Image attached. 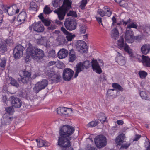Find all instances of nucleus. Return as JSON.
Here are the masks:
<instances>
[{"mask_svg":"<svg viewBox=\"0 0 150 150\" xmlns=\"http://www.w3.org/2000/svg\"><path fill=\"white\" fill-rule=\"evenodd\" d=\"M3 10L4 13H7L10 16L18 13L19 12V9L16 4H13L11 6L4 8H3Z\"/></svg>","mask_w":150,"mask_h":150,"instance_id":"obj_9","label":"nucleus"},{"mask_svg":"<svg viewBox=\"0 0 150 150\" xmlns=\"http://www.w3.org/2000/svg\"><path fill=\"white\" fill-rule=\"evenodd\" d=\"M67 16H72L74 17H77V14L76 12L74 11H70L69 12L67 13Z\"/></svg>","mask_w":150,"mask_h":150,"instance_id":"obj_47","label":"nucleus"},{"mask_svg":"<svg viewBox=\"0 0 150 150\" xmlns=\"http://www.w3.org/2000/svg\"><path fill=\"white\" fill-rule=\"evenodd\" d=\"M57 112L58 114L68 115L72 112V110L71 108H67L64 107H59L57 109Z\"/></svg>","mask_w":150,"mask_h":150,"instance_id":"obj_19","label":"nucleus"},{"mask_svg":"<svg viewBox=\"0 0 150 150\" xmlns=\"http://www.w3.org/2000/svg\"><path fill=\"white\" fill-rule=\"evenodd\" d=\"M144 32H146L148 35H150V28L148 26H146L145 27L144 30Z\"/></svg>","mask_w":150,"mask_h":150,"instance_id":"obj_50","label":"nucleus"},{"mask_svg":"<svg viewBox=\"0 0 150 150\" xmlns=\"http://www.w3.org/2000/svg\"><path fill=\"white\" fill-rule=\"evenodd\" d=\"M114 90H115L114 89H111L108 90L107 91V93H108V94H112V93H113V92L114 91Z\"/></svg>","mask_w":150,"mask_h":150,"instance_id":"obj_61","label":"nucleus"},{"mask_svg":"<svg viewBox=\"0 0 150 150\" xmlns=\"http://www.w3.org/2000/svg\"><path fill=\"white\" fill-rule=\"evenodd\" d=\"M141 137V135H136L135 138L133 139L134 141H137L139 138H140Z\"/></svg>","mask_w":150,"mask_h":150,"instance_id":"obj_58","label":"nucleus"},{"mask_svg":"<svg viewBox=\"0 0 150 150\" xmlns=\"http://www.w3.org/2000/svg\"><path fill=\"white\" fill-rule=\"evenodd\" d=\"M74 71L71 69L66 68L63 71L62 77L64 80L69 81L73 78Z\"/></svg>","mask_w":150,"mask_h":150,"instance_id":"obj_7","label":"nucleus"},{"mask_svg":"<svg viewBox=\"0 0 150 150\" xmlns=\"http://www.w3.org/2000/svg\"><path fill=\"white\" fill-rule=\"evenodd\" d=\"M29 28L31 30H33L38 32H42L44 29L43 25L40 22L34 23L30 26Z\"/></svg>","mask_w":150,"mask_h":150,"instance_id":"obj_14","label":"nucleus"},{"mask_svg":"<svg viewBox=\"0 0 150 150\" xmlns=\"http://www.w3.org/2000/svg\"><path fill=\"white\" fill-rule=\"evenodd\" d=\"M12 106L16 108H20L22 105V101L18 98L12 97L11 98Z\"/></svg>","mask_w":150,"mask_h":150,"instance_id":"obj_18","label":"nucleus"},{"mask_svg":"<svg viewBox=\"0 0 150 150\" xmlns=\"http://www.w3.org/2000/svg\"><path fill=\"white\" fill-rule=\"evenodd\" d=\"M130 144H122L121 147L120 148H125L127 149L130 146Z\"/></svg>","mask_w":150,"mask_h":150,"instance_id":"obj_54","label":"nucleus"},{"mask_svg":"<svg viewBox=\"0 0 150 150\" xmlns=\"http://www.w3.org/2000/svg\"><path fill=\"white\" fill-rule=\"evenodd\" d=\"M116 60L119 65H124L125 63V58L119 52H118V54L116 58Z\"/></svg>","mask_w":150,"mask_h":150,"instance_id":"obj_23","label":"nucleus"},{"mask_svg":"<svg viewBox=\"0 0 150 150\" xmlns=\"http://www.w3.org/2000/svg\"><path fill=\"white\" fill-rule=\"evenodd\" d=\"M139 74L141 79H145L147 75V73L144 71H140L139 72Z\"/></svg>","mask_w":150,"mask_h":150,"instance_id":"obj_37","label":"nucleus"},{"mask_svg":"<svg viewBox=\"0 0 150 150\" xmlns=\"http://www.w3.org/2000/svg\"><path fill=\"white\" fill-rule=\"evenodd\" d=\"M141 50L143 54H147L150 51V45L149 44H144L142 47Z\"/></svg>","mask_w":150,"mask_h":150,"instance_id":"obj_25","label":"nucleus"},{"mask_svg":"<svg viewBox=\"0 0 150 150\" xmlns=\"http://www.w3.org/2000/svg\"><path fill=\"white\" fill-rule=\"evenodd\" d=\"M56 28V26L55 25H52L48 27V29L50 30H52L55 29Z\"/></svg>","mask_w":150,"mask_h":150,"instance_id":"obj_56","label":"nucleus"},{"mask_svg":"<svg viewBox=\"0 0 150 150\" xmlns=\"http://www.w3.org/2000/svg\"><path fill=\"white\" fill-rule=\"evenodd\" d=\"M62 2V0H54L52 2L53 6L57 8L60 6Z\"/></svg>","mask_w":150,"mask_h":150,"instance_id":"obj_32","label":"nucleus"},{"mask_svg":"<svg viewBox=\"0 0 150 150\" xmlns=\"http://www.w3.org/2000/svg\"><path fill=\"white\" fill-rule=\"evenodd\" d=\"M23 75H20V79L18 78V80L20 81L24 84H26L28 83L31 79V73L27 71H22Z\"/></svg>","mask_w":150,"mask_h":150,"instance_id":"obj_10","label":"nucleus"},{"mask_svg":"<svg viewBox=\"0 0 150 150\" xmlns=\"http://www.w3.org/2000/svg\"><path fill=\"white\" fill-rule=\"evenodd\" d=\"M68 51L65 49H60L58 52L57 56L59 59H61L65 58L68 54Z\"/></svg>","mask_w":150,"mask_h":150,"instance_id":"obj_22","label":"nucleus"},{"mask_svg":"<svg viewBox=\"0 0 150 150\" xmlns=\"http://www.w3.org/2000/svg\"><path fill=\"white\" fill-rule=\"evenodd\" d=\"M42 21L45 25L47 26L49 25L50 24V22L46 19H44V20H42Z\"/></svg>","mask_w":150,"mask_h":150,"instance_id":"obj_53","label":"nucleus"},{"mask_svg":"<svg viewBox=\"0 0 150 150\" xmlns=\"http://www.w3.org/2000/svg\"><path fill=\"white\" fill-rule=\"evenodd\" d=\"M97 21L99 23H101V25H103L102 23V18L101 17H98L97 16L96 17Z\"/></svg>","mask_w":150,"mask_h":150,"instance_id":"obj_57","label":"nucleus"},{"mask_svg":"<svg viewBox=\"0 0 150 150\" xmlns=\"http://www.w3.org/2000/svg\"><path fill=\"white\" fill-rule=\"evenodd\" d=\"M12 120V117L7 115V114H4L1 120L2 125H8L11 122Z\"/></svg>","mask_w":150,"mask_h":150,"instance_id":"obj_20","label":"nucleus"},{"mask_svg":"<svg viewBox=\"0 0 150 150\" xmlns=\"http://www.w3.org/2000/svg\"><path fill=\"white\" fill-rule=\"evenodd\" d=\"M140 95L142 99L145 100H149V99L148 95L146 91H142L140 93Z\"/></svg>","mask_w":150,"mask_h":150,"instance_id":"obj_33","label":"nucleus"},{"mask_svg":"<svg viewBox=\"0 0 150 150\" xmlns=\"http://www.w3.org/2000/svg\"><path fill=\"white\" fill-rule=\"evenodd\" d=\"M131 22V19L130 18L127 16H126L125 18L121 20V22L124 26H126L127 24H129Z\"/></svg>","mask_w":150,"mask_h":150,"instance_id":"obj_30","label":"nucleus"},{"mask_svg":"<svg viewBox=\"0 0 150 150\" xmlns=\"http://www.w3.org/2000/svg\"><path fill=\"white\" fill-rule=\"evenodd\" d=\"M46 76L50 80L54 82L58 83L62 80L61 76L59 74H55L54 72L51 71H47L45 72Z\"/></svg>","mask_w":150,"mask_h":150,"instance_id":"obj_5","label":"nucleus"},{"mask_svg":"<svg viewBox=\"0 0 150 150\" xmlns=\"http://www.w3.org/2000/svg\"><path fill=\"white\" fill-rule=\"evenodd\" d=\"M137 26L136 24L134 23H131L127 25V28H129V29L131 28H136Z\"/></svg>","mask_w":150,"mask_h":150,"instance_id":"obj_45","label":"nucleus"},{"mask_svg":"<svg viewBox=\"0 0 150 150\" xmlns=\"http://www.w3.org/2000/svg\"><path fill=\"white\" fill-rule=\"evenodd\" d=\"M125 39L128 43H132L134 41L133 32L131 29H127L125 35Z\"/></svg>","mask_w":150,"mask_h":150,"instance_id":"obj_15","label":"nucleus"},{"mask_svg":"<svg viewBox=\"0 0 150 150\" xmlns=\"http://www.w3.org/2000/svg\"><path fill=\"white\" fill-rule=\"evenodd\" d=\"M120 5L123 7L127 6V4H125V1L124 0H121L119 3Z\"/></svg>","mask_w":150,"mask_h":150,"instance_id":"obj_52","label":"nucleus"},{"mask_svg":"<svg viewBox=\"0 0 150 150\" xmlns=\"http://www.w3.org/2000/svg\"><path fill=\"white\" fill-rule=\"evenodd\" d=\"M26 56L25 61L27 63L30 61V57L35 59H40L44 56V52L42 50L33 47L30 43L26 45Z\"/></svg>","mask_w":150,"mask_h":150,"instance_id":"obj_2","label":"nucleus"},{"mask_svg":"<svg viewBox=\"0 0 150 150\" xmlns=\"http://www.w3.org/2000/svg\"><path fill=\"white\" fill-rule=\"evenodd\" d=\"M48 82L46 79L42 80L38 82L33 88V90L36 93H38L41 90L44 89L48 85Z\"/></svg>","mask_w":150,"mask_h":150,"instance_id":"obj_8","label":"nucleus"},{"mask_svg":"<svg viewBox=\"0 0 150 150\" xmlns=\"http://www.w3.org/2000/svg\"><path fill=\"white\" fill-rule=\"evenodd\" d=\"M88 68L89 66H76L75 70L76 71L74 75V77L76 78L78 76L79 73L83 71L85 68L87 69Z\"/></svg>","mask_w":150,"mask_h":150,"instance_id":"obj_24","label":"nucleus"},{"mask_svg":"<svg viewBox=\"0 0 150 150\" xmlns=\"http://www.w3.org/2000/svg\"><path fill=\"white\" fill-rule=\"evenodd\" d=\"M38 6L37 4L34 2H32L30 3L29 9L30 10L37 11L38 10Z\"/></svg>","mask_w":150,"mask_h":150,"instance_id":"obj_31","label":"nucleus"},{"mask_svg":"<svg viewBox=\"0 0 150 150\" xmlns=\"http://www.w3.org/2000/svg\"><path fill=\"white\" fill-rule=\"evenodd\" d=\"M91 64V66H101L103 65V62L102 60L99 59L98 61L97 60L93 59L91 62L88 59L79 62L77 66H89Z\"/></svg>","mask_w":150,"mask_h":150,"instance_id":"obj_4","label":"nucleus"},{"mask_svg":"<svg viewBox=\"0 0 150 150\" xmlns=\"http://www.w3.org/2000/svg\"><path fill=\"white\" fill-rule=\"evenodd\" d=\"M97 13L101 17H103L105 15L109 17L111 15L112 12L109 7L105 6L103 7V9L100 8L98 9Z\"/></svg>","mask_w":150,"mask_h":150,"instance_id":"obj_13","label":"nucleus"},{"mask_svg":"<svg viewBox=\"0 0 150 150\" xmlns=\"http://www.w3.org/2000/svg\"><path fill=\"white\" fill-rule=\"evenodd\" d=\"M56 55L55 51L52 50L48 52V56L49 57H54Z\"/></svg>","mask_w":150,"mask_h":150,"instance_id":"obj_42","label":"nucleus"},{"mask_svg":"<svg viewBox=\"0 0 150 150\" xmlns=\"http://www.w3.org/2000/svg\"><path fill=\"white\" fill-rule=\"evenodd\" d=\"M24 50V47L21 45L16 46L13 50V55L15 58L18 59L21 57Z\"/></svg>","mask_w":150,"mask_h":150,"instance_id":"obj_11","label":"nucleus"},{"mask_svg":"<svg viewBox=\"0 0 150 150\" xmlns=\"http://www.w3.org/2000/svg\"><path fill=\"white\" fill-rule=\"evenodd\" d=\"M6 112L9 114H12L14 112V109L12 106L6 107L5 108Z\"/></svg>","mask_w":150,"mask_h":150,"instance_id":"obj_34","label":"nucleus"},{"mask_svg":"<svg viewBox=\"0 0 150 150\" xmlns=\"http://www.w3.org/2000/svg\"><path fill=\"white\" fill-rule=\"evenodd\" d=\"M52 11L50 9V7L47 6H46L43 9L44 13L46 14H48L50 13Z\"/></svg>","mask_w":150,"mask_h":150,"instance_id":"obj_38","label":"nucleus"},{"mask_svg":"<svg viewBox=\"0 0 150 150\" xmlns=\"http://www.w3.org/2000/svg\"><path fill=\"white\" fill-rule=\"evenodd\" d=\"M2 100L3 102H5L6 104H7L8 101L7 99L6 96H3Z\"/></svg>","mask_w":150,"mask_h":150,"instance_id":"obj_55","label":"nucleus"},{"mask_svg":"<svg viewBox=\"0 0 150 150\" xmlns=\"http://www.w3.org/2000/svg\"><path fill=\"white\" fill-rule=\"evenodd\" d=\"M38 16L39 18L42 20H42L44 19L42 13H40Z\"/></svg>","mask_w":150,"mask_h":150,"instance_id":"obj_63","label":"nucleus"},{"mask_svg":"<svg viewBox=\"0 0 150 150\" xmlns=\"http://www.w3.org/2000/svg\"><path fill=\"white\" fill-rule=\"evenodd\" d=\"M100 81H105L106 80V77L104 74H103L100 76Z\"/></svg>","mask_w":150,"mask_h":150,"instance_id":"obj_51","label":"nucleus"},{"mask_svg":"<svg viewBox=\"0 0 150 150\" xmlns=\"http://www.w3.org/2000/svg\"><path fill=\"white\" fill-rule=\"evenodd\" d=\"M69 62H72L76 59V57L73 50H71L70 51L69 53Z\"/></svg>","mask_w":150,"mask_h":150,"instance_id":"obj_29","label":"nucleus"},{"mask_svg":"<svg viewBox=\"0 0 150 150\" xmlns=\"http://www.w3.org/2000/svg\"><path fill=\"white\" fill-rule=\"evenodd\" d=\"M11 81L10 83L12 85L15 86L16 87H18L19 86V84L17 82V81L13 78H11L10 79Z\"/></svg>","mask_w":150,"mask_h":150,"instance_id":"obj_39","label":"nucleus"},{"mask_svg":"<svg viewBox=\"0 0 150 150\" xmlns=\"http://www.w3.org/2000/svg\"><path fill=\"white\" fill-rule=\"evenodd\" d=\"M61 30L66 35V38L68 41H71L75 37L74 34H72L71 33L68 31L65 28L63 27L61 28Z\"/></svg>","mask_w":150,"mask_h":150,"instance_id":"obj_21","label":"nucleus"},{"mask_svg":"<svg viewBox=\"0 0 150 150\" xmlns=\"http://www.w3.org/2000/svg\"><path fill=\"white\" fill-rule=\"evenodd\" d=\"M112 87L113 88L116 89L117 90H118L120 91L123 90V88L119 85L117 83H115L113 84Z\"/></svg>","mask_w":150,"mask_h":150,"instance_id":"obj_41","label":"nucleus"},{"mask_svg":"<svg viewBox=\"0 0 150 150\" xmlns=\"http://www.w3.org/2000/svg\"><path fill=\"white\" fill-rule=\"evenodd\" d=\"M86 28L85 26H82L80 28V32L81 33H84L86 31Z\"/></svg>","mask_w":150,"mask_h":150,"instance_id":"obj_48","label":"nucleus"},{"mask_svg":"<svg viewBox=\"0 0 150 150\" xmlns=\"http://www.w3.org/2000/svg\"><path fill=\"white\" fill-rule=\"evenodd\" d=\"M106 138L102 135L96 137L95 139V142L97 147L100 148L106 144Z\"/></svg>","mask_w":150,"mask_h":150,"instance_id":"obj_6","label":"nucleus"},{"mask_svg":"<svg viewBox=\"0 0 150 150\" xmlns=\"http://www.w3.org/2000/svg\"><path fill=\"white\" fill-rule=\"evenodd\" d=\"M99 119L100 121L102 122V123H103V122L105 121L106 117L105 114L102 113L100 115Z\"/></svg>","mask_w":150,"mask_h":150,"instance_id":"obj_44","label":"nucleus"},{"mask_svg":"<svg viewBox=\"0 0 150 150\" xmlns=\"http://www.w3.org/2000/svg\"><path fill=\"white\" fill-rule=\"evenodd\" d=\"M74 130V127L69 125H64L60 128L58 145L61 148L62 150H73V148L71 147V143L70 141L71 139L70 136Z\"/></svg>","mask_w":150,"mask_h":150,"instance_id":"obj_1","label":"nucleus"},{"mask_svg":"<svg viewBox=\"0 0 150 150\" xmlns=\"http://www.w3.org/2000/svg\"><path fill=\"white\" fill-rule=\"evenodd\" d=\"M87 4V0H82L81 2V4L79 6V7L82 9H84Z\"/></svg>","mask_w":150,"mask_h":150,"instance_id":"obj_40","label":"nucleus"},{"mask_svg":"<svg viewBox=\"0 0 150 150\" xmlns=\"http://www.w3.org/2000/svg\"><path fill=\"white\" fill-rule=\"evenodd\" d=\"M0 48L4 51L6 50V42H1L0 43Z\"/></svg>","mask_w":150,"mask_h":150,"instance_id":"obj_46","label":"nucleus"},{"mask_svg":"<svg viewBox=\"0 0 150 150\" xmlns=\"http://www.w3.org/2000/svg\"><path fill=\"white\" fill-rule=\"evenodd\" d=\"M93 70L98 74H100L102 72L100 66H92Z\"/></svg>","mask_w":150,"mask_h":150,"instance_id":"obj_36","label":"nucleus"},{"mask_svg":"<svg viewBox=\"0 0 150 150\" xmlns=\"http://www.w3.org/2000/svg\"><path fill=\"white\" fill-rule=\"evenodd\" d=\"M99 123V122L98 120H96L95 121H93L90 122L87 124V126L88 127H93L97 125Z\"/></svg>","mask_w":150,"mask_h":150,"instance_id":"obj_35","label":"nucleus"},{"mask_svg":"<svg viewBox=\"0 0 150 150\" xmlns=\"http://www.w3.org/2000/svg\"><path fill=\"white\" fill-rule=\"evenodd\" d=\"M36 42L38 44L43 45L45 44L46 41L43 38H42L36 40Z\"/></svg>","mask_w":150,"mask_h":150,"instance_id":"obj_43","label":"nucleus"},{"mask_svg":"<svg viewBox=\"0 0 150 150\" xmlns=\"http://www.w3.org/2000/svg\"><path fill=\"white\" fill-rule=\"evenodd\" d=\"M121 24H122V23L121 22V21L120 22L117 23L116 24L115 26H116L115 27H116L117 29V28H120V25Z\"/></svg>","mask_w":150,"mask_h":150,"instance_id":"obj_60","label":"nucleus"},{"mask_svg":"<svg viewBox=\"0 0 150 150\" xmlns=\"http://www.w3.org/2000/svg\"><path fill=\"white\" fill-rule=\"evenodd\" d=\"M65 27L68 30L72 31L75 30L76 28V23L74 20H70L67 19L64 22Z\"/></svg>","mask_w":150,"mask_h":150,"instance_id":"obj_12","label":"nucleus"},{"mask_svg":"<svg viewBox=\"0 0 150 150\" xmlns=\"http://www.w3.org/2000/svg\"><path fill=\"white\" fill-rule=\"evenodd\" d=\"M125 137V135L122 133L119 135L116 138L115 142L118 145L121 144L123 142Z\"/></svg>","mask_w":150,"mask_h":150,"instance_id":"obj_27","label":"nucleus"},{"mask_svg":"<svg viewBox=\"0 0 150 150\" xmlns=\"http://www.w3.org/2000/svg\"><path fill=\"white\" fill-rule=\"evenodd\" d=\"M117 123L118 125H122L123 124V122L122 120H118L117 121Z\"/></svg>","mask_w":150,"mask_h":150,"instance_id":"obj_62","label":"nucleus"},{"mask_svg":"<svg viewBox=\"0 0 150 150\" xmlns=\"http://www.w3.org/2000/svg\"><path fill=\"white\" fill-rule=\"evenodd\" d=\"M6 62V58L3 57L2 58L0 62V66H5Z\"/></svg>","mask_w":150,"mask_h":150,"instance_id":"obj_49","label":"nucleus"},{"mask_svg":"<svg viewBox=\"0 0 150 150\" xmlns=\"http://www.w3.org/2000/svg\"><path fill=\"white\" fill-rule=\"evenodd\" d=\"M72 3L71 0H64L62 6L54 10V13L58 15L59 20L64 19L66 12L71 8V5Z\"/></svg>","mask_w":150,"mask_h":150,"instance_id":"obj_3","label":"nucleus"},{"mask_svg":"<svg viewBox=\"0 0 150 150\" xmlns=\"http://www.w3.org/2000/svg\"><path fill=\"white\" fill-rule=\"evenodd\" d=\"M3 12L2 10L0 9V18L1 19H3Z\"/></svg>","mask_w":150,"mask_h":150,"instance_id":"obj_64","label":"nucleus"},{"mask_svg":"<svg viewBox=\"0 0 150 150\" xmlns=\"http://www.w3.org/2000/svg\"><path fill=\"white\" fill-rule=\"evenodd\" d=\"M27 13L25 11H22L21 12L17 18V20L19 23L18 25L23 23L27 20Z\"/></svg>","mask_w":150,"mask_h":150,"instance_id":"obj_17","label":"nucleus"},{"mask_svg":"<svg viewBox=\"0 0 150 150\" xmlns=\"http://www.w3.org/2000/svg\"><path fill=\"white\" fill-rule=\"evenodd\" d=\"M56 62L54 61H51L49 62L48 65L49 66H52L53 65H55Z\"/></svg>","mask_w":150,"mask_h":150,"instance_id":"obj_59","label":"nucleus"},{"mask_svg":"<svg viewBox=\"0 0 150 150\" xmlns=\"http://www.w3.org/2000/svg\"><path fill=\"white\" fill-rule=\"evenodd\" d=\"M36 141L37 142L38 146L39 147H41L43 146H49L47 142H45L43 140L40 139L39 141H38V139H36Z\"/></svg>","mask_w":150,"mask_h":150,"instance_id":"obj_28","label":"nucleus"},{"mask_svg":"<svg viewBox=\"0 0 150 150\" xmlns=\"http://www.w3.org/2000/svg\"><path fill=\"white\" fill-rule=\"evenodd\" d=\"M111 35L112 37L116 39L119 36V33L116 27L113 29L111 31Z\"/></svg>","mask_w":150,"mask_h":150,"instance_id":"obj_26","label":"nucleus"},{"mask_svg":"<svg viewBox=\"0 0 150 150\" xmlns=\"http://www.w3.org/2000/svg\"><path fill=\"white\" fill-rule=\"evenodd\" d=\"M76 48L79 52L83 53L86 50L87 45L85 42L83 41L79 40L77 41Z\"/></svg>","mask_w":150,"mask_h":150,"instance_id":"obj_16","label":"nucleus"}]
</instances>
